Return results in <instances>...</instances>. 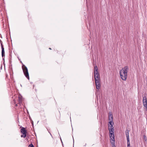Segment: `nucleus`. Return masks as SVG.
I'll return each instance as SVG.
<instances>
[{"instance_id": "f257e3e1", "label": "nucleus", "mask_w": 147, "mask_h": 147, "mask_svg": "<svg viewBox=\"0 0 147 147\" xmlns=\"http://www.w3.org/2000/svg\"><path fill=\"white\" fill-rule=\"evenodd\" d=\"M129 69L128 67L127 66H126L120 71V77L123 80L125 81L126 80L127 77V73Z\"/></svg>"}, {"instance_id": "f03ea898", "label": "nucleus", "mask_w": 147, "mask_h": 147, "mask_svg": "<svg viewBox=\"0 0 147 147\" xmlns=\"http://www.w3.org/2000/svg\"><path fill=\"white\" fill-rule=\"evenodd\" d=\"M94 76L95 81H100V76L98 73V68L96 66H95L94 67Z\"/></svg>"}, {"instance_id": "7ed1b4c3", "label": "nucleus", "mask_w": 147, "mask_h": 147, "mask_svg": "<svg viewBox=\"0 0 147 147\" xmlns=\"http://www.w3.org/2000/svg\"><path fill=\"white\" fill-rule=\"evenodd\" d=\"M22 69L25 76L28 79H29V74L27 67L24 65H23Z\"/></svg>"}, {"instance_id": "20e7f679", "label": "nucleus", "mask_w": 147, "mask_h": 147, "mask_svg": "<svg viewBox=\"0 0 147 147\" xmlns=\"http://www.w3.org/2000/svg\"><path fill=\"white\" fill-rule=\"evenodd\" d=\"M109 133V135L110 137V139H114L115 138V136L114 134V128H111L110 129H108Z\"/></svg>"}, {"instance_id": "39448f33", "label": "nucleus", "mask_w": 147, "mask_h": 147, "mask_svg": "<svg viewBox=\"0 0 147 147\" xmlns=\"http://www.w3.org/2000/svg\"><path fill=\"white\" fill-rule=\"evenodd\" d=\"M21 132L24 134V136L22 135H21V137L25 138L26 136V130L25 128L24 127H22L21 129Z\"/></svg>"}, {"instance_id": "423d86ee", "label": "nucleus", "mask_w": 147, "mask_h": 147, "mask_svg": "<svg viewBox=\"0 0 147 147\" xmlns=\"http://www.w3.org/2000/svg\"><path fill=\"white\" fill-rule=\"evenodd\" d=\"M126 135L127 140V147H131L128 132L127 133H126Z\"/></svg>"}, {"instance_id": "0eeeda50", "label": "nucleus", "mask_w": 147, "mask_h": 147, "mask_svg": "<svg viewBox=\"0 0 147 147\" xmlns=\"http://www.w3.org/2000/svg\"><path fill=\"white\" fill-rule=\"evenodd\" d=\"M96 88L97 89H99L100 87V81H95Z\"/></svg>"}, {"instance_id": "6e6552de", "label": "nucleus", "mask_w": 147, "mask_h": 147, "mask_svg": "<svg viewBox=\"0 0 147 147\" xmlns=\"http://www.w3.org/2000/svg\"><path fill=\"white\" fill-rule=\"evenodd\" d=\"M1 45L2 49V56L3 57L5 56V51L4 48L3 47L2 43L1 42Z\"/></svg>"}, {"instance_id": "1a4fd4ad", "label": "nucleus", "mask_w": 147, "mask_h": 147, "mask_svg": "<svg viewBox=\"0 0 147 147\" xmlns=\"http://www.w3.org/2000/svg\"><path fill=\"white\" fill-rule=\"evenodd\" d=\"M109 121H113V116L111 112H110L109 113Z\"/></svg>"}, {"instance_id": "9d476101", "label": "nucleus", "mask_w": 147, "mask_h": 147, "mask_svg": "<svg viewBox=\"0 0 147 147\" xmlns=\"http://www.w3.org/2000/svg\"><path fill=\"white\" fill-rule=\"evenodd\" d=\"M111 142L112 144V147H115V139H110Z\"/></svg>"}, {"instance_id": "9b49d317", "label": "nucleus", "mask_w": 147, "mask_h": 147, "mask_svg": "<svg viewBox=\"0 0 147 147\" xmlns=\"http://www.w3.org/2000/svg\"><path fill=\"white\" fill-rule=\"evenodd\" d=\"M22 97L21 96H19L18 97V101L20 104L22 103Z\"/></svg>"}, {"instance_id": "f8f14e48", "label": "nucleus", "mask_w": 147, "mask_h": 147, "mask_svg": "<svg viewBox=\"0 0 147 147\" xmlns=\"http://www.w3.org/2000/svg\"><path fill=\"white\" fill-rule=\"evenodd\" d=\"M114 123L113 122V121H109V123L108 124V126H112V125H113Z\"/></svg>"}, {"instance_id": "ddd939ff", "label": "nucleus", "mask_w": 147, "mask_h": 147, "mask_svg": "<svg viewBox=\"0 0 147 147\" xmlns=\"http://www.w3.org/2000/svg\"><path fill=\"white\" fill-rule=\"evenodd\" d=\"M143 104L144 109L146 111L147 110V102L143 103Z\"/></svg>"}, {"instance_id": "4468645a", "label": "nucleus", "mask_w": 147, "mask_h": 147, "mask_svg": "<svg viewBox=\"0 0 147 147\" xmlns=\"http://www.w3.org/2000/svg\"><path fill=\"white\" fill-rule=\"evenodd\" d=\"M147 102L146 97L145 96H144L143 98V103Z\"/></svg>"}, {"instance_id": "2eb2a0df", "label": "nucleus", "mask_w": 147, "mask_h": 147, "mask_svg": "<svg viewBox=\"0 0 147 147\" xmlns=\"http://www.w3.org/2000/svg\"><path fill=\"white\" fill-rule=\"evenodd\" d=\"M108 129H110V128H114V127H113V125H112V126H108Z\"/></svg>"}, {"instance_id": "dca6fc26", "label": "nucleus", "mask_w": 147, "mask_h": 147, "mask_svg": "<svg viewBox=\"0 0 147 147\" xmlns=\"http://www.w3.org/2000/svg\"><path fill=\"white\" fill-rule=\"evenodd\" d=\"M29 147H34V146L32 144H31L29 145Z\"/></svg>"}, {"instance_id": "f3484780", "label": "nucleus", "mask_w": 147, "mask_h": 147, "mask_svg": "<svg viewBox=\"0 0 147 147\" xmlns=\"http://www.w3.org/2000/svg\"><path fill=\"white\" fill-rule=\"evenodd\" d=\"M49 49H51L50 48H49Z\"/></svg>"}, {"instance_id": "a211bd4d", "label": "nucleus", "mask_w": 147, "mask_h": 147, "mask_svg": "<svg viewBox=\"0 0 147 147\" xmlns=\"http://www.w3.org/2000/svg\"><path fill=\"white\" fill-rule=\"evenodd\" d=\"M50 134L51 135V136H52V135H51V133H50Z\"/></svg>"}, {"instance_id": "6ab92c4d", "label": "nucleus", "mask_w": 147, "mask_h": 147, "mask_svg": "<svg viewBox=\"0 0 147 147\" xmlns=\"http://www.w3.org/2000/svg\"><path fill=\"white\" fill-rule=\"evenodd\" d=\"M145 137H146V136H144V138H145Z\"/></svg>"}]
</instances>
